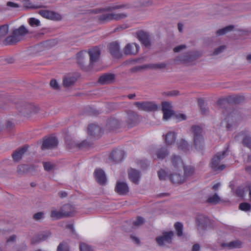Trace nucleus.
<instances>
[{"label": "nucleus", "instance_id": "nucleus-32", "mask_svg": "<svg viewBox=\"0 0 251 251\" xmlns=\"http://www.w3.org/2000/svg\"><path fill=\"white\" fill-rule=\"evenodd\" d=\"M165 64H148L144 65L142 66H140L136 68V70H139L140 69H150V68H162L165 67Z\"/></svg>", "mask_w": 251, "mask_h": 251}, {"label": "nucleus", "instance_id": "nucleus-62", "mask_svg": "<svg viewBox=\"0 0 251 251\" xmlns=\"http://www.w3.org/2000/svg\"><path fill=\"white\" fill-rule=\"evenodd\" d=\"M66 210L67 211H71V213H70V216L74 213V211H75V210H74V207L73 206H72L71 205V207L70 208H67L66 209Z\"/></svg>", "mask_w": 251, "mask_h": 251}, {"label": "nucleus", "instance_id": "nucleus-35", "mask_svg": "<svg viewBox=\"0 0 251 251\" xmlns=\"http://www.w3.org/2000/svg\"><path fill=\"white\" fill-rule=\"evenodd\" d=\"M221 201L220 198L217 194L213 196H210L207 199V201L213 204H217Z\"/></svg>", "mask_w": 251, "mask_h": 251}, {"label": "nucleus", "instance_id": "nucleus-36", "mask_svg": "<svg viewBox=\"0 0 251 251\" xmlns=\"http://www.w3.org/2000/svg\"><path fill=\"white\" fill-rule=\"evenodd\" d=\"M233 28H234V27L232 25L227 26L225 28H223L218 30L217 31L216 34L218 35H223L227 33L228 32L231 31L233 29Z\"/></svg>", "mask_w": 251, "mask_h": 251}, {"label": "nucleus", "instance_id": "nucleus-64", "mask_svg": "<svg viewBox=\"0 0 251 251\" xmlns=\"http://www.w3.org/2000/svg\"><path fill=\"white\" fill-rule=\"evenodd\" d=\"M246 170L249 174H251V166L246 167Z\"/></svg>", "mask_w": 251, "mask_h": 251}, {"label": "nucleus", "instance_id": "nucleus-52", "mask_svg": "<svg viewBox=\"0 0 251 251\" xmlns=\"http://www.w3.org/2000/svg\"><path fill=\"white\" fill-rule=\"evenodd\" d=\"M175 118L177 122H180L186 119V116L182 113H179L175 115Z\"/></svg>", "mask_w": 251, "mask_h": 251}, {"label": "nucleus", "instance_id": "nucleus-6", "mask_svg": "<svg viewBox=\"0 0 251 251\" xmlns=\"http://www.w3.org/2000/svg\"><path fill=\"white\" fill-rule=\"evenodd\" d=\"M134 104L139 110L147 112L155 111L159 108L158 105L153 102H135Z\"/></svg>", "mask_w": 251, "mask_h": 251}, {"label": "nucleus", "instance_id": "nucleus-12", "mask_svg": "<svg viewBox=\"0 0 251 251\" xmlns=\"http://www.w3.org/2000/svg\"><path fill=\"white\" fill-rule=\"evenodd\" d=\"M140 47L136 43H128L125 47L124 52L126 55H135L139 50Z\"/></svg>", "mask_w": 251, "mask_h": 251}, {"label": "nucleus", "instance_id": "nucleus-31", "mask_svg": "<svg viewBox=\"0 0 251 251\" xmlns=\"http://www.w3.org/2000/svg\"><path fill=\"white\" fill-rule=\"evenodd\" d=\"M76 80V78L73 75H68L63 79V84L65 87H69L74 84Z\"/></svg>", "mask_w": 251, "mask_h": 251}, {"label": "nucleus", "instance_id": "nucleus-22", "mask_svg": "<svg viewBox=\"0 0 251 251\" xmlns=\"http://www.w3.org/2000/svg\"><path fill=\"white\" fill-rule=\"evenodd\" d=\"M125 153L121 150L114 151L110 154V158L115 162H120L124 158Z\"/></svg>", "mask_w": 251, "mask_h": 251}, {"label": "nucleus", "instance_id": "nucleus-60", "mask_svg": "<svg viewBox=\"0 0 251 251\" xmlns=\"http://www.w3.org/2000/svg\"><path fill=\"white\" fill-rule=\"evenodd\" d=\"M220 185L221 184L220 183H217L213 186V189L215 190H217Z\"/></svg>", "mask_w": 251, "mask_h": 251}, {"label": "nucleus", "instance_id": "nucleus-51", "mask_svg": "<svg viewBox=\"0 0 251 251\" xmlns=\"http://www.w3.org/2000/svg\"><path fill=\"white\" fill-rule=\"evenodd\" d=\"M50 85L51 88L55 90H58L59 89V85L58 83L55 79H52L50 80Z\"/></svg>", "mask_w": 251, "mask_h": 251}, {"label": "nucleus", "instance_id": "nucleus-3", "mask_svg": "<svg viewBox=\"0 0 251 251\" xmlns=\"http://www.w3.org/2000/svg\"><path fill=\"white\" fill-rule=\"evenodd\" d=\"M227 153V149L222 152L217 153L212 158L210 166L215 171H222L226 168L224 164L220 165V162L223 160Z\"/></svg>", "mask_w": 251, "mask_h": 251}, {"label": "nucleus", "instance_id": "nucleus-5", "mask_svg": "<svg viewBox=\"0 0 251 251\" xmlns=\"http://www.w3.org/2000/svg\"><path fill=\"white\" fill-rule=\"evenodd\" d=\"M71 207V205L67 204L64 205L62 208L57 210L53 209L51 211L50 216L53 220H58L65 217L70 216L71 211H67L66 209Z\"/></svg>", "mask_w": 251, "mask_h": 251}, {"label": "nucleus", "instance_id": "nucleus-49", "mask_svg": "<svg viewBox=\"0 0 251 251\" xmlns=\"http://www.w3.org/2000/svg\"><path fill=\"white\" fill-rule=\"evenodd\" d=\"M144 222V220L141 217H138L136 220L133 222V225L135 226H138L143 224Z\"/></svg>", "mask_w": 251, "mask_h": 251}, {"label": "nucleus", "instance_id": "nucleus-4", "mask_svg": "<svg viewBox=\"0 0 251 251\" xmlns=\"http://www.w3.org/2000/svg\"><path fill=\"white\" fill-rule=\"evenodd\" d=\"M127 17V14L124 13H111L102 14L99 16V20L101 23H106L112 20H120Z\"/></svg>", "mask_w": 251, "mask_h": 251}, {"label": "nucleus", "instance_id": "nucleus-58", "mask_svg": "<svg viewBox=\"0 0 251 251\" xmlns=\"http://www.w3.org/2000/svg\"><path fill=\"white\" fill-rule=\"evenodd\" d=\"M58 195L61 198H64L67 196V193L65 192H60Z\"/></svg>", "mask_w": 251, "mask_h": 251}, {"label": "nucleus", "instance_id": "nucleus-15", "mask_svg": "<svg viewBox=\"0 0 251 251\" xmlns=\"http://www.w3.org/2000/svg\"><path fill=\"white\" fill-rule=\"evenodd\" d=\"M88 53L90 56V62L91 64L92 65L93 63L98 61L100 53V49L98 47H95L90 49Z\"/></svg>", "mask_w": 251, "mask_h": 251}, {"label": "nucleus", "instance_id": "nucleus-37", "mask_svg": "<svg viewBox=\"0 0 251 251\" xmlns=\"http://www.w3.org/2000/svg\"><path fill=\"white\" fill-rule=\"evenodd\" d=\"M248 189H249L248 187H239L236 190V194L239 197L242 198L244 196L245 192L248 191Z\"/></svg>", "mask_w": 251, "mask_h": 251}, {"label": "nucleus", "instance_id": "nucleus-9", "mask_svg": "<svg viewBox=\"0 0 251 251\" xmlns=\"http://www.w3.org/2000/svg\"><path fill=\"white\" fill-rule=\"evenodd\" d=\"M234 138L238 141L241 140L243 144L251 150V137L248 132H241L236 135Z\"/></svg>", "mask_w": 251, "mask_h": 251}, {"label": "nucleus", "instance_id": "nucleus-44", "mask_svg": "<svg viewBox=\"0 0 251 251\" xmlns=\"http://www.w3.org/2000/svg\"><path fill=\"white\" fill-rule=\"evenodd\" d=\"M28 23L32 26H38L40 25V21L34 18H30L28 20Z\"/></svg>", "mask_w": 251, "mask_h": 251}, {"label": "nucleus", "instance_id": "nucleus-46", "mask_svg": "<svg viewBox=\"0 0 251 251\" xmlns=\"http://www.w3.org/2000/svg\"><path fill=\"white\" fill-rule=\"evenodd\" d=\"M87 55V52L86 51H82L78 52L76 55L77 59L79 63L81 64V60H83L86 58Z\"/></svg>", "mask_w": 251, "mask_h": 251}, {"label": "nucleus", "instance_id": "nucleus-47", "mask_svg": "<svg viewBox=\"0 0 251 251\" xmlns=\"http://www.w3.org/2000/svg\"><path fill=\"white\" fill-rule=\"evenodd\" d=\"M226 49V47L225 46H221L215 50L213 54V55H218L221 53L223 52Z\"/></svg>", "mask_w": 251, "mask_h": 251}, {"label": "nucleus", "instance_id": "nucleus-23", "mask_svg": "<svg viewBox=\"0 0 251 251\" xmlns=\"http://www.w3.org/2000/svg\"><path fill=\"white\" fill-rule=\"evenodd\" d=\"M115 79V75L111 74H106L101 76L99 81L101 84H108L112 82Z\"/></svg>", "mask_w": 251, "mask_h": 251}, {"label": "nucleus", "instance_id": "nucleus-2", "mask_svg": "<svg viewBox=\"0 0 251 251\" xmlns=\"http://www.w3.org/2000/svg\"><path fill=\"white\" fill-rule=\"evenodd\" d=\"M158 176L160 180H166L169 178L174 183L180 184L184 182L185 177L180 174V172L170 171L168 175L165 170L161 169L158 172Z\"/></svg>", "mask_w": 251, "mask_h": 251}, {"label": "nucleus", "instance_id": "nucleus-27", "mask_svg": "<svg viewBox=\"0 0 251 251\" xmlns=\"http://www.w3.org/2000/svg\"><path fill=\"white\" fill-rule=\"evenodd\" d=\"M235 120V114L233 112L229 113L225 119L226 123V126L227 129H230L234 123Z\"/></svg>", "mask_w": 251, "mask_h": 251}, {"label": "nucleus", "instance_id": "nucleus-13", "mask_svg": "<svg viewBox=\"0 0 251 251\" xmlns=\"http://www.w3.org/2000/svg\"><path fill=\"white\" fill-rule=\"evenodd\" d=\"M39 14L43 17L50 20H59L61 19V16L60 14L49 10H41L39 12Z\"/></svg>", "mask_w": 251, "mask_h": 251}, {"label": "nucleus", "instance_id": "nucleus-26", "mask_svg": "<svg viewBox=\"0 0 251 251\" xmlns=\"http://www.w3.org/2000/svg\"><path fill=\"white\" fill-rule=\"evenodd\" d=\"M138 37L141 42L145 46H148L150 45L149 36L147 33L140 31L138 33Z\"/></svg>", "mask_w": 251, "mask_h": 251}, {"label": "nucleus", "instance_id": "nucleus-19", "mask_svg": "<svg viewBox=\"0 0 251 251\" xmlns=\"http://www.w3.org/2000/svg\"><path fill=\"white\" fill-rule=\"evenodd\" d=\"M128 176L130 180L135 184H138L141 175L137 170L134 169H130L128 170Z\"/></svg>", "mask_w": 251, "mask_h": 251}, {"label": "nucleus", "instance_id": "nucleus-50", "mask_svg": "<svg viewBox=\"0 0 251 251\" xmlns=\"http://www.w3.org/2000/svg\"><path fill=\"white\" fill-rule=\"evenodd\" d=\"M54 165L50 162H45L44 163V167L45 170L50 171L54 168Z\"/></svg>", "mask_w": 251, "mask_h": 251}, {"label": "nucleus", "instance_id": "nucleus-18", "mask_svg": "<svg viewBox=\"0 0 251 251\" xmlns=\"http://www.w3.org/2000/svg\"><path fill=\"white\" fill-rule=\"evenodd\" d=\"M138 115L133 111H129L127 113L126 119V122L128 126L131 127L137 122Z\"/></svg>", "mask_w": 251, "mask_h": 251}, {"label": "nucleus", "instance_id": "nucleus-33", "mask_svg": "<svg viewBox=\"0 0 251 251\" xmlns=\"http://www.w3.org/2000/svg\"><path fill=\"white\" fill-rule=\"evenodd\" d=\"M13 31L15 32V34H17L19 36H20L21 40L23 39V36L28 32L27 30L23 25L20 26L19 28L14 30Z\"/></svg>", "mask_w": 251, "mask_h": 251}, {"label": "nucleus", "instance_id": "nucleus-39", "mask_svg": "<svg viewBox=\"0 0 251 251\" xmlns=\"http://www.w3.org/2000/svg\"><path fill=\"white\" fill-rule=\"evenodd\" d=\"M172 104L168 101H163L162 102V110L163 112L172 110Z\"/></svg>", "mask_w": 251, "mask_h": 251}, {"label": "nucleus", "instance_id": "nucleus-14", "mask_svg": "<svg viewBox=\"0 0 251 251\" xmlns=\"http://www.w3.org/2000/svg\"><path fill=\"white\" fill-rule=\"evenodd\" d=\"M58 141L54 137H50L46 139L42 146V150L53 148L57 146Z\"/></svg>", "mask_w": 251, "mask_h": 251}, {"label": "nucleus", "instance_id": "nucleus-29", "mask_svg": "<svg viewBox=\"0 0 251 251\" xmlns=\"http://www.w3.org/2000/svg\"><path fill=\"white\" fill-rule=\"evenodd\" d=\"M169 154V151L166 147H162L158 149L156 152L157 158L160 159H163Z\"/></svg>", "mask_w": 251, "mask_h": 251}, {"label": "nucleus", "instance_id": "nucleus-56", "mask_svg": "<svg viewBox=\"0 0 251 251\" xmlns=\"http://www.w3.org/2000/svg\"><path fill=\"white\" fill-rule=\"evenodd\" d=\"M7 5L8 7H12V8H18L19 7V4H18L17 3L13 2H11V1L7 2Z\"/></svg>", "mask_w": 251, "mask_h": 251}, {"label": "nucleus", "instance_id": "nucleus-63", "mask_svg": "<svg viewBox=\"0 0 251 251\" xmlns=\"http://www.w3.org/2000/svg\"><path fill=\"white\" fill-rule=\"evenodd\" d=\"M246 58L249 62L251 63V54L248 55Z\"/></svg>", "mask_w": 251, "mask_h": 251}, {"label": "nucleus", "instance_id": "nucleus-7", "mask_svg": "<svg viewBox=\"0 0 251 251\" xmlns=\"http://www.w3.org/2000/svg\"><path fill=\"white\" fill-rule=\"evenodd\" d=\"M170 160L171 170L172 171L181 172L184 166L181 158L179 156L174 155L171 157Z\"/></svg>", "mask_w": 251, "mask_h": 251}, {"label": "nucleus", "instance_id": "nucleus-1", "mask_svg": "<svg viewBox=\"0 0 251 251\" xmlns=\"http://www.w3.org/2000/svg\"><path fill=\"white\" fill-rule=\"evenodd\" d=\"M190 131L193 137L192 149L196 151H202L205 147V143L202 134V128L199 126H192Z\"/></svg>", "mask_w": 251, "mask_h": 251}, {"label": "nucleus", "instance_id": "nucleus-59", "mask_svg": "<svg viewBox=\"0 0 251 251\" xmlns=\"http://www.w3.org/2000/svg\"><path fill=\"white\" fill-rule=\"evenodd\" d=\"M16 240V236L15 235H13L9 237V238L7 240L8 242H14Z\"/></svg>", "mask_w": 251, "mask_h": 251}, {"label": "nucleus", "instance_id": "nucleus-8", "mask_svg": "<svg viewBox=\"0 0 251 251\" xmlns=\"http://www.w3.org/2000/svg\"><path fill=\"white\" fill-rule=\"evenodd\" d=\"M174 235L173 231L165 232L162 235L156 238V240L160 246H166L172 242V238Z\"/></svg>", "mask_w": 251, "mask_h": 251}, {"label": "nucleus", "instance_id": "nucleus-30", "mask_svg": "<svg viewBox=\"0 0 251 251\" xmlns=\"http://www.w3.org/2000/svg\"><path fill=\"white\" fill-rule=\"evenodd\" d=\"M176 135L174 132H168L165 136V142L167 145H171L175 142Z\"/></svg>", "mask_w": 251, "mask_h": 251}, {"label": "nucleus", "instance_id": "nucleus-24", "mask_svg": "<svg viewBox=\"0 0 251 251\" xmlns=\"http://www.w3.org/2000/svg\"><path fill=\"white\" fill-rule=\"evenodd\" d=\"M27 149V147H24L15 151L12 154L14 160L15 161H19L22 158L24 154L26 151Z\"/></svg>", "mask_w": 251, "mask_h": 251}, {"label": "nucleus", "instance_id": "nucleus-53", "mask_svg": "<svg viewBox=\"0 0 251 251\" xmlns=\"http://www.w3.org/2000/svg\"><path fill=\"white\" fill-rule=\"evenodd\" d=\"M186 48V46L184 45L178 46L174 49L175 52H181Z\"/></svg>", "mask_w": 251, "mask_h": 251}, {"label": "nucleus", "instance_id": "nucleus-38", "mask_svg": "<svg viewBox=\"0 0 251 251\" xmlns=\"http://www.w3.org/2000/svg\"><path fill=\"white\" fill-rule=\"evenodd\" d=\"M175 227L176 231L177 232V234L178 236H181L183 234V225L180 223H176L175 225Z\"/></svg>", "mask_w": 251, "mask_h": 251}, {"label": "nucleus", "instance_id": "nucleus-45", "mask_svg": "<svg viewBox=\"0 0 251 251\" xmlns=\"http://www.w3.org/2000/svg\"><path fill=\"white\" fill-rule=\"evenodd\" d=\"M163 119L164 120L167 121L169 120L174 114V111L169 110L163 112Z\"/></svg>", "mask_w": 251, "mask_h": 251}, {"label": "nucleus", "instance_id": "nucleus-42", "mask_svg": "<svg viewBox=\"0 0 251 251\" xmlns=\"http://www.w3.org/2000/svg\"><path fill=\"white\" fill-rule=\"evenodd\" d=\"M239 209L242 211H248L251 209V205L247 202H243L240 204Z\"/></svg>", "mask_w": 251, "mask_h": 251}, {"label": "nucleus", "instance_id": "nucleus-21", "mask_svg": "<svg viewBox=\"0 0 251 251\" xmlns=\"http://www.w3.org/2000/svg\"><path fill=\"white\" fill-rule=\"evenodd\" d=\"M21 40L20 36L17 34H15L14 31L13 32L12 34L8 36L4 41V44L5 45H14Z\"/></svg>", "mask_w": 251, "mask_h": 251}, {"label": "nucleus", "instance_id": "nucleus-34", "mask_svg": "<svg viewBox=\"0 0 251 251\" xmlns=\"http://www.w3.org/2000/svg\"><path fill=\"white\" fill-rule=\"evenodd\" d=\"M184 177L192 176L195 172L194 168L192 166H184Z\"/></svg>", "mask_w": 251, "mask_h": 251}, {"label": "nucleus", "instance_id": "nucleus-20", "mask_svg": "<svg viewBox=\"0 0 251 251\" xmlns=\"http://www.w3.org/2000/svg\"><path fill=\"white\" fill-rule=\"evenodd\" d=\"M116 191L120 195H125L128 192V187L124 182H117L115 188Z\"/></svg>", "mask_w": 251, "mask_h": 251}, {"label": "nucleus", "instance_id": "nucleus-17", "mask_svg": "<svg viewBox=\"0 0 251 251\" xmlns=\"http://www.w3.org/2000/svg\"><path fill=\"white\" fill-rule=\"evenodd\" d=\"M109 50L114 57H119L121 56V52L120 50V46L119 44L116 42L109 44L108 46Z\"/></svg>", "mask_w": 251, "mask_h": 251}, {"label": "nucleus", "instance_id": "nucleus-54", "mask_svg": "<svg viewBox=\"0 0 251 251\" xmlns=\"http://www.w3.org/2000/svg\"><path fill=\"white\" fill-rule=\"evenodd\" d=\"M198 102H199V105L201 107V111H202V113H203L204 114H206L207 111V109L204 105V102H203V100H199Z\"/></svg>", "mask_w": 251, "mask_h": 251}, {"label": "nucleus", "instance_id": "nucleus-10", "mask_svg": "<svg viewBox=\"0 0 251 251\" xmlns=\"http://www.w3.org/2000/svg\"><path fill=\"white\" fill-rule=\"evenodd\" d=\"M195 60V57L189 52L177 56L175 61L178 63L189 65Z\"/></svg>", "mask_w": 251, "mask_h": 251}, {"label": "nucleus", "instance_id": "nucleus-41", "mask_svg": "<svg viewBox=\"0 0 251 251\" xmlns=\"http://www.w3.org/2000/svg\"><path fill=\"white\" fill-rule=\"evenodd\" d=\"M122 7V5H118V6H115L113 7H108L106 8L105 9H100L98 10H95L93 11V12L95 13H98L99 12H100L102 11L106 10V11H111L113 9H117L120 8Z\"/></svg>", "mask_w": 251, "mask_h": 251}, {"label": "nucleus", "instance_id": "nucleus-61", "mask_svg": "<svg viewBox=\"0 0 251 251\" xmlns=\"http://www.w3.org/2000/svg\"><path fill=\"white\" fill-rule=\"evenodd\" d=\"M131 238L135 243L138 244L139 243V240L138 238L133 236H131Z\"/></svg>", "mask_w": 251, "mask_h": 251}, {"label": "nucleus", "instance_id": "nucleus-11", "mask_svg": "<svg viewBox=\"0 0 251 251\" xmlns=\"http://www.w3.org/2000/svg\"><path fill=\"white\" fill-rule=\"evenodd\" d=\"M89 136L94 138H99L102 134V131L100 127L97 125H90L88 128Z\"/></svg>", "mask_w": 251, "mask_h": 251}, {"label": "nucleus", "instance_id": "nucleus-16", "mask_svg": "<svg viewBox=\"0 0 251 251\" xmlns=\"http://www.w3.org/2000/svg\"><path fill=\"white\" fill-rule=\"evenodd\" d=\"M95 177L97 181L100 184H105L106 177L104 171L100 169H96L94 172Z\"/></svg>", "mask_w": 251, "mask_h": 251}, {"label": "nucleus", "instance_id": "nucleus-40", "mask_svg": "<svg viewBox=\"0 0 251 251\" xmlns=\"http://www.w3.org/2000/svg\"><path fill=\"white\" fill-rule=\"evenodd\" d=\"M9 30L8 26L7 25H3L0 26V38L4 37Z\"/></svg>", "mask_w": 251, "mask_h": 251}, {"label": "nucleus", "instance_id": "nucleus-25", "mask_svg": "<svg viewBox=\"0 0 251 251\" xmlns=\"http://www.w3.org/2000/svg\"><path fill=\"white\" fill-rule=\"evenodd\" d=\"M177 147L179 150L185 153L189 151L190 146L188 143L184 139H181L178 141Z\"/></svg>", "mask_w": 251, "mask_h": 251}, {"label": "nucleus", "instance_id": "nucleus-48", "mask_svg": "<svg viewBox=\"0 0 251 251\" xmlns=\"http://www.w3.org/2000/svg\"><path fill=\"white\" fill-rule=\"evenodd\" d=\"M57 251H69L68 245L64 243L60 244L57 248Z\"/></svg>", "mask_w": 251, "mask_h": 251}, {"label": "nucleus", "instance_id": "nucleus-57", "mask_svg": "<svg viewBox=\"0 0 251 251\" xmlns=\"http://www.w3.org/2000/svg\"><path fill=\"white\" fill-rule=\"evenodd\" d=\"M200 250V246L198 244L194 245L193 247L192 251H199Z\"/></svg>", "mask_w": 251, "mask_h": 251}, {"label": "nucleus", "instance_id": "nucleus-28", "mask_svg": "<svg viewBox=\"0 0 251 251\" xmlns=\"http://www.w3.org/2000/svg\"><path fill=\"white\" fill-rule=\"evenodd\" d=\"M242 243L239 240H235L229 242V243H223L222 246L224 248H226L229 249H232L241 247Z\"/></svg>", "mask_w": 251, "mask_h": 251}, {"label": "nucleus", "instance_id": "nucleus-55", "mask_svg": "<svg viewBox=\"0 0 251 251\" xmlns=\"http://www.w3.org/2000/svg\"><path fill=\"white\" fill-rule=\"evenodd\" d=\"M44 217V213L43 212H39L35 214L33 218L35 220L38 221L43 219Z\"/></svg>", "mask_w": 251, "mask_h": 251}, {"label": "nucleus", "instance_id": "nucleus-43", "mask_svg": "<svg viewBox=\"0 0 251 251\" xmlns=\"http://www.w3.org/2000/svg\"><path fill=\"white\" fill-rule=\"evenodd\" d=\"M79 248L80 251H93L92 248L86 243H81Z\"/></svg>", "mask_w": 251, "mask_h": 251}]
</instances>
